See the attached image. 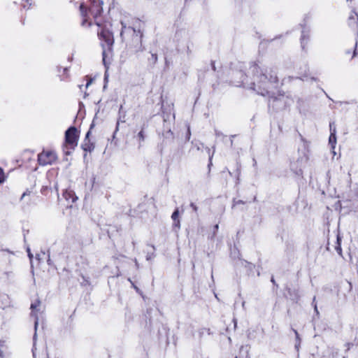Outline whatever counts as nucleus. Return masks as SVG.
Returning a JSON list of instances; mask_svg holds the SVG:
<instances>
[{"label": "nucleus", "instance_id": "f257e3e1", "mask_svg": "<svg viewBox=\"0 0 358 358\" xmlns=\"http://www.w3.org/2000/svg\"><path fill=\"white\" fill-rule=\"evenodd\" d=\"M103 2L101 0H90V3H81L80 6L82 17V26L89 27L92 24V19L98 26H101L100 17L103 11Z\"/></svg>", "mask_w": 358, "mask_h": 358}, {"label": "nucleus", "instance_id": "f03ea898", "mask_svg": "<svg viewBox=\"0 0 358 358\" xmlns=\"http://www.w3.org/2000/svg\"><path fill=\"white\" fill-rule=\"evenodd\" d=\"M79 131L75 127H71L65 131L64 141L62 144V151L65 155L73 153L78 145Z\"/></svg>", "mask_w": 358, "mask_h": 358}, {"label": "nucleus", "instance_id": "7ed1b4c3", "mask_svg": "<svg viewBox=\"0 0 358 358\" xmlns=\"http://www.w3.org/2000/svg\"><path fill=\"white\" fill-rule=\"evenodd\" d=\"M278 82L276 76H271L268 79L264 74L260 76L258 80L254 83V90L259 94L265 96L269 94V90L274 87L275 84Z\"/></svg>", "mask_w": 358, "mask_h": 358}, {"label": "nucleus", "instance_id": "20e7f679", "mask_svg": "<svg viewBox=\"0 0 358 358\" xmlns=\"http://www.w3.org/2000/svg\"><path fill=\"white\" fill-rule=\"evenodd\" d=\"M57 155L53 150H43L38 155V162L41 166L51 165L57 160Z\"/></svg>", "mask_w": 358, "mask_h": 358}, {"label": "nucleus", "instance_id": "39448f33", "mask_svg": "<svg viewBox=\"0 0 358 358\" xmlns=\"http://www.w3.org/2000/svg\"><path fill=\"white\" fill-rule=\"evenodd\" d=\"M98 35L102 43H102L103 46H107L109 48L113 44V36L109 30L102 29L101 31H98Z\"/></svg>", "mask_w": 358, "mask_h": 358}, {"label": "nucleus", "instance_id": "423d86ee", "mask_svg": "<svg viewBox=\"0 0 358 358\" xmlns=\"http://www.w3.org/2000/svg\"><path fill=\"white\" fill-rule=\"evenodd\" d=\"M128 16H124V18L120 19V24L122 25V30L120 35L123 38L124 35L128 36L136 34V30L130 27H127V18Z\"/></svg>", "mask_w": 358, "mask_h": 358}, {"label": "nucleus", "instance_id": "0eeeda50", "mask_svg": "<svg viewBox=\"0 0 358 358\" xmlns=\"http://www.w3.org/2000/svg\"><path fill=\"white\" fill-rule=\"evenodd\" d=\"M41 302L38 300H36L31 304V315L35 317L34 327L36 329L38 324V312L40 310Z\"/></svg>", "mask_w": 358, "mask_h": 358}, {"label": "nucleus", "instance_id": "6e6552de", "mask_svg": "<svg viewBox=\"0 0 358 358\" xmlns=\"http://www.w3.org/2000/svg\"><path fill=\"white\" fill-rule=\"evenodd\" d=\"M57 71L60 80L65 81L69 78V69L68 67L57 66Z\"/></svg>", "mask_w": 358, "mask_h": 358}, {"label": "nucleus", "instance_id": "1a4fd4ad", "mask_svg": "<svg viewBox=\"0 0 358 358\" xmlns=\"http://www.w3.org/2000/svg\"><path fill=\"white\" fill-rule=\"evenodd\" d=\"M63 196L69 203H73L78 199L75 192L71 189H66L63 193Z\"/></svg>", "mask_w": 358, "mask_h": 358}, {"label": "nucleus", "instance_id": "9d476101", "mask_svg": "<svg viewBox=\"0 0 358 358\" xmlns=\"http://www.w3.org/2000/svg\"><path fill=\"white\" fill-rule=\"evenodd\" d=\"M179 210L176 209L172 214L171 218L173 220V226L180 228Z\"/></svg>", "mask_w": 358, "mask_h": 358}, {"label": "nucleus", "instance_id": "9b49d317", "mask_svg": "<svg viewBox=\"0 0 358 358\" xmlns=\"http://www.w3.org/2000/svg\"><path fill=\"white\" fill-rule=\"evenodd\" d=\"M309 29H306L302 31L301 37V43L303 48H304V44L306 41L309 38Z\"/></svg>", "mask_w": 358, "mask_h": 358}, {"label": "nucleus", "instance_id": "f8f14e48", "mask_svg": "<svg viewBox=\"0 0 358 358\" xmlns=\"http://www.w3.org/2000/svg\"><path fill=\"white\" fill-rule=\"evenodd\" d=\"M329 143L331 145L333 149L335 148V145L336 143V130H332L331 129V134L329 139Z\"/></svg>", "mask_w": 358, "mask_h": 358}, {"label": "nucleus", "instance_id": "ddd939ff", "mask_svg": "<svg viewBox=\"0 0 358 358\" xmlns=\"http://www.w3.org/2000/svg\"><path fill=\"white\" fill-rule=\"evenodd\" d=\"M336 250L339 255H342V249L341 246V238L339 236H337V246L336 247Z\"/></svg>", "mask_w": 358, "mask_h": 358}, {"label": "nucleus", "instance_id": "4468645a", "mask_svg": "<svg viewBox=\"0 0 358 358\" xmlns=\"http://www.w3.org/2000/svg\"><path fill=\"white\" fill-rule=\"evenodd\" d=\"M6 178L4 171L0 167V184L3 183L6 180Z\"/></svg>", "mask_w": 358, "mask_h": 358}, {"label": "nucleus", "instance_id": "2eb2a0df", "mask_svg": "<svg viewBox=\"0 0 358 358\" xmlns=\"http://www.w3.org/2000/svg\"><path fill=\"white\" fill-rule=\"evenodd\" d=\"M308 67L306 66H304V73L303 74H301L299 78L301 79V80H304L305 78H307L308 76Z\"/></svg>", "mask_w": 358, "mask_h": 358}, {"label": "nucleus", "instance_id": "dca6fc26", "mask_svg": "<svg viewBox=\"0 0 358 358\" xmlns=\"http://www.w3.org/2000/svg\"><path fill=\"white\" fill-rule=\"evenodd\" d=\"M138 137L139 138V140L141 141H143L144 139H145V136H144V133H143V131H141L138 134Z\"/></svg>", "mask_w": 358, "mask_h": 358}, {"label": "nucleus", "instance_id": "f3484780", "mask_svg": "<svg viewBox=\"0 0 358 358\" xmlns=\"http://www.w3.org/2000/svg\"><path fill=\"white\" fill-rule=\"evenodd\" d=\"M30 194V192H24L22 196H21V198H20V200L22 201L26 196H29Z\"/></svg>", "mask_w": 358, "mask_h": 358}, {"label": "nucleus", "instance_id": "a211bd4d", "mask_svg": "<svg viewBox=\"0 0 358 358\" xmlns=\"http://www.w3.org/2000/svg\"><path fill=\"white\" fill-rule=\"evenodd\" d=\"M357 18V15L355 13H352V15L350 16V19H353L355 20Z\"/></svg>", "mask_w": 358, "mask_h": 358}, {"label": "nucleus", "instance_id": "6ab92c4d", "mask_svg": "<svg viewBox=\"0 0 358 358\" xmlns=\"http://www.w3.org/2000/svg\"><path fill=\"white\" fill-rule=\"evenodd\" d=\"M25 3H29V0H23V1H22V6H23L24 8H25V7H26V4H25Z\"/></svg>", "mask_w": 358, "mask_h": 358}, {"label": "nucleus", "instance_id": "aec40b11", "mask_svg": "<svg viewBox=\"0 0 358 358\" xmlns=\"http://www.w3.org/2000/svg\"><path fill=\"white\" fill-rule=\"evenodd\" d=\"M27 252H28L29 257L30 258V259H31V258L33 257V255H31V253H30L29 249L27 250Z\"/></svg>", "mask_w": 358, "mask_h": 358}, {"label": "nucleus", "instance_id": "412c9836", "mask_svg": "<svg viewBox=\"0 0 358 358\" xmlns=\"http://www.w3.org/2000/svg\"><path fill=\"white\" fill-rule=\"evenodd\" d=\"M296 173L299 176L301 175L302 174V170L301 169H299V171H296Z\"/></svg>", "mask_w": 358, "mask_h": 358}, {"label": "nucleus", "instance_id": "4be33fe9", "mask_svg": "<svg viewBox=\"0 0 358 358\" xmlns=\"http://www.w3.org/2000/svg\"><path fill=\"white\" fill-rule=\"evenodd\" d=\"M91 83H92V80H88V81L87 82V83H86V87H87L88 86H90V84H91Z\"/></svg>", "mask_w": 358, "mask_h": 358}, {"label": "nucleus", "instance_id": "5701e85b", "mask_svg": "<svg viewBox=\"0 0 358 358\" xmlns=\"http://www.w3.org/2000/svg\"><path fill=\"white\" fill-rule=\"evenodd\" d=\"M119 129V122H117L115 131H117Z\"/></svg>", "mask_w": 358, "mask_h": 358}, {"label": "nucleus", "instance_id": "b1692460", "mask_svg": "<svg viewBox=\"0 0 358 358\" xmlns=\"http://www.w3.org/2000/svg\"><path fill=\"white\" fill-rule=\"evenodd\" d=\"M90 134V131H89L87 133V134H86V138H87L89 137Z\"/></svg>", "mask_w": 358, "mask_h": 358}, {"label": "nucleus", "instance_id": "393cba45", "mask_svg": "<svg viewBox=\"0 0 358 358\" xmlns=\"http://www.w3.org/2000/svg\"><path fill=\"white\" fill-rule=\"evenodd\" d=\"M191 206L194 208L195 210H196V207L193 203Z\"/></svg>", "mask_w": 358, "mask_h": 358}, {"label": "nucleus", "instance_id": "a878e982", "mask_svg": "<svg viewBox=\"0 0 358 358\" xmlns=\"http://www.w3.org/2000/svg\"><path fill=\"white\" fill-rule=\"evenodd\" d=\"M355 55H356V51H355V50H354V52H353V55H352V57H354Z\"/></svg>", "mask_w": 358, "mask_h": 358}, {"label": "nucleus", "instance_id": "bb28decb", "mask_svg": "<svg viewBox=\"0 0 358 358\" xmlns=\"http://www.w3.org/2000/svg\"><path fill=\"white\" fill-rule=\"evenodd\" d=\"M83 149L85 150H87V148H85V145H83Z\"/></svg>", "mask_w": 358, "mask_h": 358}, {"label": "nucleus", "instance_id": "cd10ccee", "mask_svg": "<svg viewBox=\"0 0 358 358\" xmlns=\"http://www.w3.org/2000/svg\"><path fill=\"white\" fill-rule=\"evenodd\" d=\"M294 164H292V169H294Z\"/></svg>", "mask_w": 358, "mask_h": 358}]
</instances>
